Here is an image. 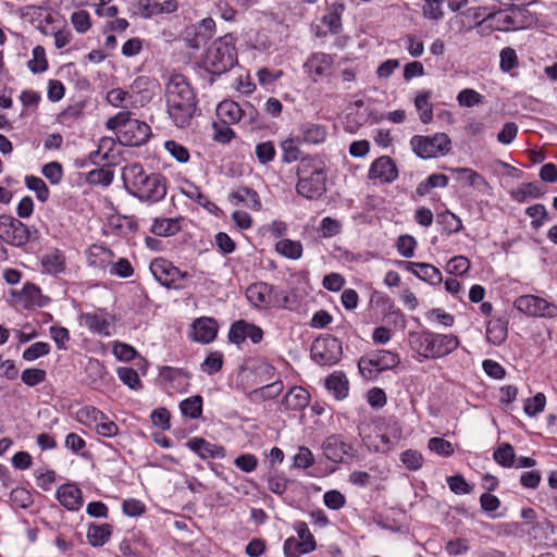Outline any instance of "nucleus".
Returning <instances> with one entry per match:
<instances>
[{"label":"nucleus","mask_w":557,"mask_h":557,"mask_svg":"<svg viewBox=\"0 0 557 557\" xmlns=\"http://www.w3.org/2000/svg\"><path fill=\"white\" fill-rule=\"evenodd\" d=\"M166 111L175 126L187 127L197 109L196 95L182 74H173L165 85Z\"/></svg>","instance_id":"nucleus-1"},{"label":"nucleus","mask_w":557,"mask_h":557,"mask_svg":"<svg viewBox=\"0 0 557 557\" xmlns=\"http://www.w3.org/2000/svg\"><path fill=\"white\" fill-rule=\"evenodd\" d=\"M122 178L126 190L141 201L158 202L166 195V180L159 173L147 174L139 163L125 165Z\"/></svg>","instance_id":"nucleus-2"},{"label":"nucleus","mask_w":557,"mask_h":557,"mask_svg":"<svg viewBox=\"0 0 557 557\" xmlns=\"http://www.w3.org/2000/svg\"><path fill=\"white\" fill-rule=\"evenodd\" d=\"M296 174L298 195L310 199H319L326 191L327 164L321 154H307L297 164Z\"/></svg>","instance_id":"nucleus-3"},{"label":"nucleus","mask_w":557,"mask_h":557,"mask_svg":"<svg viewBox=\"0 0 557 557\" xmlns=\"http://www.w3.org/2000/svg\"><path fill=\"white\" fill-rule=\"evenodd\" d=\"M410 346L424 358H441L456 350L459 339L453 334H435L430 331L409 334Z\"/></svg>","instance_id":"nucleus-4"},{"label":"nucleus","mask_w":557,"mask_h":557,"mask_svg":"<svg viewBox=\"0 0 557 557\" xmlns=\"http://www.w3.org/2000/svg\"><path fill=\"white\" fill-rule=\"evenodd\" d=\"M236 62L237 53L231 35L214 40L208 48L203 61L207 71L216 75L230 71Z\"/></svg>","instance_id":"nucleus-5"},{"label":"nucleus","mask_w":557,"mask_h":557,"mask_svg":"<svg viewBox=\"0 0 557 557\" xmlns=\"http://www.w3.org/2000/svg\"><path fill=\"white\" fill-rule=\"evenodd\" d=\"M410 143L413 151L422 159L444 156L450 151V139L444 133L433 136H414Z\"/></svg>","instance_id":"nucleus-6"},{"label":"nucleus","mask_w":557,"mask_h":557,"mask_svg":"<svg viewBox=\"0 0 557 557\" xmlns=\"http://www.w3.org/2000/svg\"><path fill=\"white\" fill-rule=\"evenodd\" d=\"M150 271L161 285L173 289L184 288V282L189 276L187 272H182L172 262L162 258L151 262Z\"/></svg>","instance_id":"nucleus-7"},{"label":"nucleus","mask_w":557,"mask_h":557,"mask_svg":"<svg viewBox=\"0 0 557 557\" xmlns=\"http://www.w3.org/2000/svg\"><path fill=\"white\" fill-rule=\"evenodd\" d=\"M311 358L321 366L337 363L343 355L342 343L334 336L317 338L311 346Z\"/></svg>","instance_id":"nucleus-8"},{"label":"nucleus","mask_w":557,"mask_h":557,"mask_svg":"<svg viewBox=\"0 0 557 557\" xmlns=\"http://www.w3.org/2000/svg\"><path fill=\"white\" fill-rule=\"evenodd\" d=\"M32 236L30 230L12 215H0V239L14 247H23Z\"/></svg>","instance_id":"nucleus-9"},{"label":"nucleus","mask_w":557,"mask_h":557,"mask_svg":"<svg viewBox=\"0 0 557 557\" xmlns=\"http://www.w3.org/2000/svg\"><path fill=\"white\" fill-rule=\"evenodd\" d=\"M151 135L150 126L143 121L134 119L125 124V131H120V141L129 147H138L146 144Z\"/></svg>","instance_id":"nucleus-10"},{"label":"nucleus","mask_w":557,"mask_h":557,"mask_svg":"<svg viewBox=\"0 0 557 557\" xmlns=\"http://www.w3.org/2000/svg\"><path fill=\"white\" fill-rule=\"evenodd\" d=\"M25 16L44 35H50L59 23V14L42 7H28Z\"/></svg>","instance_id":"nucleus-11"},{"label":"nucleus","mask_w":557,"mask_h":557,"mask_svg":"<svg viewBox=\"0 0 557 557\" xmlns=\"http://www.w3.org/2000/svg\"><path fill=\"white\" fill-rule=\"evenodd\" d=\"M81 324L88 327L92 333L110 336L112 330V318L109 313L99 310L92 313H83L79 318Z\"/></svg>","instance_id":"nucleus-12"},{"label":"nucleus","mask_w":557,"mask_h":557,"mask_svg":"<svg viewBox=\"0 0 557 557\" xmlns=\"http://www.w3.org/2000/svg\"><path fill=\"white\" fill-rule=\"evenodd\" d=\"M397 176L398 171L396 164L393 159L387 156L376 159L369 170V178L380 180L382 183H392Z\"/></svg>","instance_id":"nucleus-13"},{"label":"nucleus","mask_w":557,"mask_h":557,"mask_svg":"<svg viewBox=\"0 0 557 557\" xmlns=\"http://www.w3.org/2000/svg\"><path fill=\"white\" fill-rule=\"evenodd\" d=\"M334 60L332 55L324 52H315L311 54L305 63V72L312 78L313 82L329 73Z\"/></svg>","instance_id":"nucleus-14"},{"label":"nucleus","mask_w":557,"mask_h":557,"mask_svg":"<svg viewBox=\"0 0 557 557\" xmlns=\"http://www.w3.org/2000/svg\"><path fill=\"white\" fill-rule=\"evenodd\" d=\"M524 314L553 318L557 315V306L546 301L544 298L524 295Z\"/></svg>","instance_id":"nucleus-15"},{"label":"nucleus","mask_w":557,"mask_h":557,"mask_svg":"<svg viewBox=\"0 0 557 557\" xmlns=\"http://www.w3.org/2000/svg\"><path fill=\"white\" fill-rule=\"evenodd\" d=\"M218 329V322L213 318H198L193 323V339L202 344L211 343L216 337Z\"/></svg>","instance_id":"nucleus-16"},{"label":"nucleus","mask_w":557,"mask_h":557,"mask_svg":"<svg viewBox=\"0 0 557 557\" xmlns=\"http://www.w3.org/2000/svg\"><path fill=\"white\" fill-rule=\"evenodd\" d=\"M405 269L432 285L442 283L443 277L441 271L431 263L403 261Z\"/></svg>","instance_id":"nucleus-17"},{"label":"nucleus","mask_w":557,"mask_h":557,"mask_svg":"<svg viewBox=\"0 0 557 557\" xmlns=\"http://www.w3.org/2000/svg\"><path fill=\"white\" fill-rule=\"evenodd\" d=\"M327 127L322 124L306 122L300 125L298 143L319 145L326 140Z\"/></svg>","instance_id":"nucleus-18"},{"label":"nucleus","mask_w":557,"mask_h":557,"mask_svg":"<svg viewBox=\"0 0 557 557\" xmlns=\"http://www.w3.org/2000/svg\"><path fill=\"white\" fill-rule=\"evenodd\" d=\"M57 498L67 510H78L83 503L82 491L75 484L67 483L57 490Z\"/></svg>","instance_id":"nucleus-19"},{"label":"nucleus","mask_w":557,"mask_h":557,"mask_svg":"<svg viewBox=\"0 0 557 557\" xmlns=\"http://www.w3.org/2000/svg\"><path fill=\"white\" fill-rule=\"evenodd\" d=\"M324 456L333 462H342L348 454L350 446L346 444L341 436L331 435L322 444Z\"/></svg>","instance_id":"nucleus-20"},{"label":"nucleus","mask_w":557,"mask_h":557,"mask_svg":"<svg viewBox=\"0 0 557 557\" xmlns=\"http://www.w3.org/2000/svg\"><path fill=\"white\" fill-rule=\"evenodd\" d=\"M400 362V358L397 354L389 350H379L370 359H361L359 367L363 363H368L376 371H383L395 368Z\"/></svg>","instance_id":"nucleus-21"},{"label":"nucleus","mask_w":557,"mask_h":557,"mask_svg":"<svg viewBox=\"0 0 557 557\" xmlns=\"http://www.w3.org/2000/svg\"><path fill=\"white\" fill-rule=\"evenodd\" d=\"M216 114L224 124H236L246 115V110L233 100H224L218 104Z\"/></svg>","instance_id":"nucleus-22"},{"label":"nucleus","mask_w":557,"mask_h":557,"mask_svg":"<svg viewBox=\"0 0 557 557\" xmlns=\"http://www.w3.org/2000/svg\"><path fill=\"white\" fill-rule=\"evenodd\" d=\"M187 446L202 459L222 458L225 455L222 446L211 444L203 438L194 437L187 442Z\"/></svg>","instance_id":"nucleus-23"},{"label":"nucleus","mask_w":557,"mask_h":557,"mask_svg":"<svg viewBox=\"0 0 557 557\" xmlns=\"http://www.w3.org/2000/svg\"><path fill=\"white\" fill-rule=\"evenodd\" d=\"M271 284L258 282L249 285L246 289L247 300L256 308H268Z\"/></svg>","instance_id":"nucleus-24"},{"label":"nucleus","mask_w":557,"mask_h":557,"mask_svg":"<svg viewBox=\"0 0 557 557\" xmlns=\"http://www.w3.org/2000/svg\"><path fill=\"white\" fill-rule=\"evenodd\" d=\"M230 197L233 203L236 206L244 205L247 208L256 211L261 209L260 198L258 194L251 188L238 187L236 190L232 191Z\"/></svg>","instance_id":"nucleus-25"},{"label":"nucleus","mask_w":557,"mask_h":557,"mask_svg":"<svg viewBox=\"0 0 557 557\" xmlns=\"http://www.w3.org/2000/svg\"><path fill=\"white\" fill-rule=\"evenodd\" d=\"M325 387L335 398L343 399L348 395V380L342 372H334L325 380Z\"/></svg>","instance_id":"nucleus-26"},{"label":"nucleus","mask_w":557,"mask_h":557,"mask_svg":"<svg viewBox=\"0 0 557 557\" xmlns=\"http://www.w3.org/2000/svg\"><path fill=\"white\" fill-rule=\"evenodd\" d=\"M309 398V393L305 388L294 386L285 395L284 404L288 409L299 410L308 406Z\"/></svg>","instance_id":"nucleus-27"},{"label":"nucleus","mask_w":557,"mask_h":557,"mask_svg":"<svg viewBox=\"0 0 557 557\" xmlns=\"http://www.w3.org/2000/svg\"><path fill=\"white\" fill-rule=\"evenodd\" d=\"M432 97L431 90L419 91L414 98V108L419 113L422 123L428 124L433 119V109L430 102Z\"/></svg>","instance_id":"nucleus-28"},{"label":"nucleus","mask_w":557,"mask_h":557,"mask_svg":"<svg viewBox=\"0 0 557 557\" xmlns=\"http://www.w3.org/2000/svg\"><path fill=\"white\" fill-rule=\"evenodd\" d=\"M112 534V527L109 523L90 524L87 531L88 542L92 546H103Z\"/></svg>","instance_id":"nucleus-29"},{"label":"nucleus","mask_w":557,"mask_h":557,"mask_svg":"<svg viewBox=\"0 0 557 557\" xmlns=\"http://www.w3.org/2000/svg\"><path fill=\"white\" fill-rule=\"evenodd\" d=\"M486 338L493 345H500L507 338V325L500 319L490 320L486 324Z\"/></svg>","instance_id":"nucleus-30"},{"label":"nucleus","mask_w":557,"mask_h":557,"mask_svg":"<svg viewBox=\"0 0 557 557\" xmlns=\"http://www.w3.org/2000/svg\"><path fill=\"white\" fill-rule=\"evenodd\" d=\"M275 250L285 258L298 260L302 256V244L299 240L284 238L276 243Z\"/></svg>","instance_id":"nucleus-31"},{"label":"nucleus","mask_w":557,"mask_h":557,"mask_svg":"<svg viewBox=\"0 0 557 557\" xmlns=\"http://www.w3.org/2000/svg\"><path fill=\"white\" fill-rule=\"evenodd\" d=\"M282 391L283 383L281 381H275L262 387L251 391L249 394V398L252 401L273 399L277 397L282 393Z\"/></svg>","instance_id":"nucleus-32"},{"label":"nucleus","mask_w":557,"mask_h":557,"mask_svg":"<svg viewBox=\"0 0 557 557\" xmlns=\"http://www.w3.org/2000/svg\"><path fill=\"white\" fill-rule=\"evenodd\" d=\"M180 222L174 219H156L151 232L157 236H172L180 231Z\"/></svg>","instance_id":"nucleus-33"},{"label":"nucleus","mask_w":557,"mask_h":557,"mask_svg":"<svg viewBox=\"0 0 557 557\" xmlns=\"http://www.w3.org/2000/svg\"><path fill=\"white\" fill-rule=\"evenodd\" d=\"M28 70L34 74L44 73L48 70V60L42 46H36L32 51V59L27 62Z\"/></svg>","instance_id":"nucleus-34"},{"label":"nucleus","mask_w":557,"mask_h":557,"mask_svg":"<svg viewBox=\"0 0 557 557\" xmlns=\"http://www.w3.org/2000/svg\"><path fill=\"white\" fill-rule=\"evenodd\" d=\"M42 265L48 273L57 274L64 270L65 258L62 252L54 250L44 257Z\"/></svg>","instance_id":"nucleus-35"},{"label":"nucleus","mask_w":557,"mask_h":557,"mask_svg":"<svg viewBox=\"0 0 557 557\" xmlns=\"http://www.w3.org/2000/svg\"><path fill=\"white\" fill-rule=\"evenodd\" d=\"M180 409L184 416L197 419L202 412V398L198 395L186 398L181 403Z\"/></svg>","instance_id":"nucleus-36"},{"label":"nucleus","mask_w":557,"mask_h":557,"mask_svg":"<svg viewBox=\"0 0 557 557\" xmlns=\"http://www.w3.org/2000/svg\"><path fill=\"white\" fill-rule=\"evenodd\" d=\"M297 141L298 140L293 139V138H287L284 141H282V144H281L282 161L284 163H292L297 160L300 161V159L302 158V157H300L301 150L298 147Z\"/></svg>","instance_id":"nucleus-37"},{"label":"nucleus","mask_w":557,"mask_h":557,"mask_svg":"<svg viewBox=\"0 0 557 557\" xmlns=\"http://www.w3.org/2000/svg\"><path fill=\"white\" fill-rule=\"evenodd\" d=\"M546 396L543 393H536L534 396L524 399V414L530 418L536 417L545 409Z\"/></svg>","instance_id":"nucleus-38"},{"label":"nucleus","mask_w":557,"mask_h":557,"mask_svg":"<svg viewBox=\"0 0 557 557\" xmlns=\"http://www.w3.org/2000/svg\"><path fill=\"white\" fill-rule=\"evenodd\" d=\"M438 223L443 224L444 231L447 234H455L462 230L461 220L449 210L442 212L437 215Z\"/></svg>","instance_id":"nucleus-39"},{"label":"nucleus","mask_w":557,"mask_h":557,"mask_svg":"<svg viewBox=\"0 0 557 557\" xmlns=\"http://www.w3.org/2000/svg\"><path fill=\"white\" fill-rule=\"evenodd\" d=\"M77 420L87 425L94 426L99 420H104V413L95 407H84L77 412Z\"/></svg>","instance_id":"nucleus-40"},{"label":"nucleus","mask_w":557,"mask_h":557,"mask_svg":"<svg viewBox=\"0 0 557 557\" xmlns=\"http://www.w3.org/2000/svg\"><path fill=\"white\" fill-rule=\"evenodd\" d=\"M164 149L180 163L189 161L190 156L188 149L175 140H166L164 143Z\"/></svg>","instance_id":"nucleus-41"},{"label":"nucleus","mask_w":557,"mask_h":557,"mask_svg":"<svg viewBox=\"0 0 557 557\" xmlns=\"http://www.w3.org/2000/svg\"><path fill=\"white\" fill-rule=\"evenodd\" d=\"M510 8L499 13L502 21L506 24L505 29H515L518 27L519 18L522 16V11L519 5L511 3Z\"/></svg>","instance_id":"nucleus-42"},{"label":"nucleus","mask_w":557,"mask_h":557,"mask_svg":"<svg viewBox=\"0 0 557 557\" xmlns=\"http://www.w3.org/2000/svg\"><path fill=\"white\" fill-rule=\"evenodd\" d=\"M494 459L497 463L503 467H510L515 461L513 447L508 443H503L494 451Z\"/></svg>","instance_id":"nucleus-43"},{"label":"nucleus","mask_w":557,"mask_h":557,"mask_svg":"<svg viewBox=\"0 0 557 557\" xmlns=\"http://www.w3.org/2000/svg\"><path fill=\"white\" fill-rule=\"evenodd\" d=\"M524 212L532 219L531 226L534 230L540 228L548 216L545 206L541 203L528 207Z\"/></svg>","instance_id":"nucleus-44"},{"label":"nucleus","mask_w":557,"mask_h":557,"mask_svg":"<svg viewBox=\"0 0 557 557\" xmlns=\"http://www.w3.org/2000/svg\"><path fill=\"white\" fill-rule=\"evenodd\" d=\"M25 184L28 189L36 193L38 200L41 202H45L49 198V189L40 177L26 176Z\"/></svg>","instance_id":"nucleus-45"},{"label":"nucleus","mask_w":557,"mask_h":557,"mask_svg":"<svg viewBox=\"0 0 557 557\" xmlns=\"http://www.w3.org/2000/svg\"><path fill=\"white\" fill-rule=\"evenodd\" d=\"M310 553L308 544L298 542L295 537H289L284 543V554L286 557H300Z\"/></svg>","instance_id":"nucleus-46"},{"label":"nucleus","mask_w":557,"mask_h":557,"mask_svg":"<svg viewBox=\"0 0 557 557\" xmlns=\"http://www.w3.org/2000/svg\"><path fill=\"white\" fill-rule=\"evenodd\" d=\"M255 152L261 164H267L273 161L276 154L274 144L270 140L258 144Z\"/></svg>","instance_id":"nucleus-47"},{"label":"nucleus","mask_w":557,"mask_h":557,"mask_svg":"<svg viewBox=\"0 0 557 557\" xmlns=\"http://www.w3.org/2000/svg\"><path fill=\"white\" fill-rule=\"evenodd\" d=\"M71 23L79 34L86 33L91 27L90 15L85 10L73 12L71 15Z\"/></svg>","instance_id":"nucleus-48"},{"label":"nucleus","mask_w":557,"mask_h":557,"mask_svg":"<svg viewBox=\"0 0 557 557\" xmlns=\"http://www.w3.org/2000/svg\"><path fill=\"white\" fill-rule=\"evenodd\" d=\"M428 447L430 450L443 457H449L454 454L453 444L442 437L430 438Z\"/></svg>","instance_id":"nucleus-49"},{"label":"nucleus","mask_w":557,"mask_h":557,"mask_svg":"<svg viewBox=\"0 0 557 557\" xmlns=\"http://www.w3.org/2000/svg\"><path fill=\"white\" fill-rule=\"evenodd\" d=\"M119 379L132 389H137L141 386L138 373L128 367H121L117 369Z\"/></svg>","instance_id":"nucleus-50"},{"label":"nucleus","mask_w":557,"mask_h":557,"mask_svg":"<svg viewBox=\"0 0 557 557\" xmlns=\"http://www.w3.org/2000/svg\"><path fill=\"white\" fill-rule=\"evenodd\" d=\"M400 461L406 466L407 469L416 471L422 467L423 457L417 450L407 449L404 453H401Z\"/></svg>","instance_id":"nucleus-51"},{"label":"nucleus","mask_w":557,"mask_h":557,"mask_svg":"<svg viewBox=\"0 0 557 557\" xmlns=\"http://www.w3.org/2000/svg\"><path fill=\"white\" fill-rule=\"evenodd\" d=\"M21 380L27 386H36L46 380V371L37 368H29L22 372Z\"/></svg>","instance_id":"nucleus-52"},{"label":"nucleus","mask_w":557,"mask_h":557,"mask_svg":"<svg viewBox=\"0 0 557 557\" xmlns=\"http://www.w3.org/2000/svg\"><path fill=\"white\" fill-rule=\"evenodd\" d=\"M314 462L312 451L305 446L299 447L298 453L293 458V466L299 469H307Z\"/></svg>","instance_id":"nucleus-53"},{"label":"nucleus","mask_w":557,"mask_h":557,"mask_svg":"<svg viewBox=\"0 0 557 557\" xmlns=\"http://www.w3.org/2000/svg\"><path fill=\"white\" fill-rule=\"evenodd\" d=\"M469 268L470 262L466 257L456 256L448 261L446 270L449 274L462 275L469 270Z\"/></svg>","instance_id":"nucleus-54"},{"label":"nucleus","mask_w":557,"mask_h":557,"mask_svg":"<svg viewBox=\"0 0 557 557\" xmlns=\"http://www.w3.org/2000/svg\"><path fill=\"white\" fill-rule=\"evenodd\" d=\"M132 96L122 88H113L107 95L110 104L116 108H127L128 100Z\"/></svg>","instance_id":"nucleus-55"},{"label":"nucleus","mask_w":557,"mask_h":557,"mask_svg":"<svg viewBox=\"0 0 557 557\" xmlns=\"http://www.w3.org/2000/svg\"><path fill=\"white\" fill-rule=\"evenodd\" d=\"M458 103L462 107H473L482 103L483 96L474 89L466 88L462 89L457 96Z\"/></svg>","instance_id":"nucleus-56"},{"label":"nucleus","mask_w":557,"mask_h":557,"mask_svg":"<svg viewBox=\"0 0 557 557\" xmlns=\"http://www.w3.org/2000/svg\"><path fill=\"white\" fill-rule=\"evenodd\" d=\"M416 246L417 242L414 237L410 235H400L396 244L399 255H401L405 258H410L413 256Z\"/></svg>","instance_id":"nucleus-57"},{"label":"nucleus","mask_w":557,"mask_h":557,"mask_svg":"<svg viewBox=\"0 0 557 557\" xmlns=\"http://www.w3.org/2000/svg\"><path fill=\"white\" fill-rule=\"evenodd\" d=\"M50 346L48 343L37 342L26 348L23 352V358L27 361H33L39 357L48 355Z\"/></svg>","instance_id":"nucleus-58"},{"label":"nucleus","mask_w":557,"mask_h":557,"mask_svg":"<svg viewBox=\"0 0 557 557\" xmlns=\"http://www.w3.org/2000/svg\"><path fill=\"white\" fill-rule=\"evenodd\" d=\"M294 530L297 532V535L299 537L298 542L308 544L310 547V552L314 550L317 547L315 540L313 535L311 534L308 525L304 521H298L294 525Z\"/></svg>","instance_id":"nucleus-59"},{"label":"nucleus","mask_w":557,"mask_h":557,"mask_svg":"<svg viewBox=\"0 0 557 557\" xmlns=\"http://www.w3.org/2000/svg\"><path fill=\"white\" fill-rule=\"evenodd\" d=\"M88 182L91 184L108 186L112 183L113 173L107 169H96L88 173Z\"/></svg>","instance_id":"nucleus-60"},{"label":"nucleus","mask_w":557,"mask_h":557,"mask_svg":"<svg viewBox=\"0 0 557 557\" xmlns=\"http://www.w3.org/2000/svg\"><path fill=\"white\" fill-rule=\"evenodd\" d=\"M133 121H134V119L131 117L129 111H121L117 114H115L114 116L110 117L107 121L106 126L108 129H111V131L117 129L120 132V131H125V124L128 122H133Z\"/></svg>","instance_id":"nucleus-61"},{"label":"nucleus","mask_w":557,"mask_h":557,"mask_svg":"<svg viewBox=\"0 0 557 557\" xmlns=\"http://www.w3.org/2000/svg\"><path fill=\"white\" fill-rule=\"evenodd\" d=\"M519 64L516 51L512 48H504L500 52V69L503 72H509Z\"/></svg>","instance_id":"nucleus-62"},{"label":"nucleus","mask_w":557,"mask_h":557,"mask_svg":"<svg viewBox=\"0 0 557 557\" xmlns=\"http://www.w3.org/2000/svg\"><path fill=\"white\" fill-rule=\"evenodd\" d=\"M323 500L324 505L332 510L341 509L346 503L345 496L336 490L327 491L323 496Z\"/></svg>","instance_id":"nucleus-63"},{"label":"nucleus","mask_w":557,"mask_h":557,"mask_svg":"<svg viewBox=\"0 0 557 557\" xmlns=\"http://www.w3.org/2000/svg\"><path fill=\"white\" fill-rule=\"evenodd\" d=\"M11 502L20 508H27L33 504L32 495L22 487H16L11 492Z\"/></svg>","instance_id":"nucleus-64"}]
</instances>
